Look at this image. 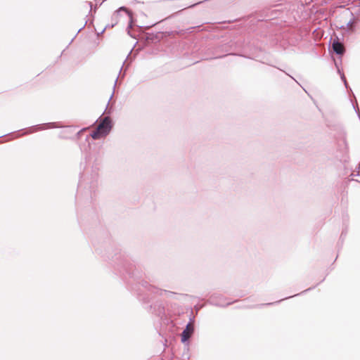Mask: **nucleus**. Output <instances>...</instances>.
Segmentation results:
<instances>
[{
    "instance_id": "f257e3e1",
    "label": "nucleus",
    "mask_w": 360,
    "mask_h": 360,
    "mask_svg": "<svg viewBox=\"0 0 360 360\" xmlns=\"http://www.w3.org/2000/svg\"><path fill=\"white\" fill-rule=\"evenodd\" d=\"M111 129V121L110 118L105 117L100 123L96 129L91 134L94 139H98L103 136L107 135Z\"/></svg>"
},
{
    "instance_id": "f03ea898",
    "label": "nucleus",
    "mask_w": 360,
    "mask_h": 360,
    "mask_svg": "<svg viewBox=\"0 0 360 360\" xmlns=\"http://www.w3.org/2000/svg\"><path fill=\"white\" fill-rule=\"evenodd\" d=\"M193 332V326L189 323L187 324L186 328L184 330L181 334V341L186 342L192 335Z\"/></svg>"
},
{
    "instance_id": "7ed1b4c3",
    "label": "nucleus",
    "mask_w": 360,
    "mask_h": 360,
    "mask_svg": "<svg viewBox=\"0 0 360 360\" xmlns=\"http://www.w3.org/2000/svg\"><path fill=\"white\" fill-rule=\"evenodd\" d=\"M333 51L338 55H342L345 52V47L344 45L338 41L334 40L332 44Z\"/></svg>"
},
{
    "instance_id": "20e7f679",
    "label": "nucleus",
    "mask_w": 360,
    "mask_h": 360,
    "mask_svg": "<svg viewBox=\"0 0 360 360\" xmlns=\"http://www.w3.org/2000/svg\"><path fill=\"white\" fill-rule=\"evenodd\" d=\"M37 127L40 129H47V128L59 127V126L55 122H50V123L44 124L43 125L37 126Z\"/></svg>"
},
{
    "instance_id": "39448f33",
    "label": "nucleus",
    "mask_w": 360,
    "mask_h": 360,
    "mask_svg": "<svg viewBox=\"0 0 360 360\" xmlns=\"http://www.w3.org/2000/svg\"><path fill=\"white\" fill-rule=\"evenodd\" d=\"M121 12H124L129 18H131L130 12L124 6L120 7L116 12L115 13V16H117Z\"/></svg>"
},
{
    "instance_id": "423d86ee",
    "label": "nucleus",
    "mask_w": 360,
    "mask_h": 360,
    "mask_svg": "<svg viewBox=\"0 0 360 360\" xmlns=\"http://www.w3.org/2000/svg\"><path fill=\"white\" fill-rule=\"evenodd\" d=\"M338 72H340V70H338ZM340 75H341V79H342V80L344 82V83H345V86L347 87V81H346V78H345V77L344 74H341V73H340Z\"/></svg>"
}]
</instances>
